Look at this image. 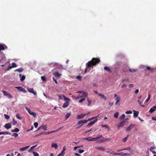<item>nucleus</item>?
Segmentation results:
<instances>
[{
	"label": "nucleus",
	"mask_w": 156,
	"mask_h": 156,
	"mask_svg": "<svg viewBox=\"0 0 156 156\" xmlns=\"http://www.w3.org/2000/svg\"><path fill=\"white\" fill-rule=\"evenodd\" d=\"M101 61L100 60L99 58H92V60L86 63V68L85 71L84 72V74L87 72V69L90 67L93 68V66H95L97 64L99 63Z\"/></svg>",
	"instance_id": "1"
},
{
	"label": "nucleus",
	"mask_w": 156,
	"mask_h": 156,
	"mask_svg": "<svg viewBox=\"0 0 156 156\" xmlns=\"http://www.w3.org/2000/svg\"><path fill=\"white\" fill-rule=\"evenodd\" d=\"M87 122V120L83 119L79 121L77 123L79 126L77 127V129H79L83 125L86 124Z\"/></svg>",
	"instance_id": "2"
},
{
	"label": "nucleus",
	"mask_w": 156,
	"mask_h": 156,
	"mask_svg": "<svg viewBox=\"0 0 156 156\" xmlns=\"http://www.w3.org/2000/svg\"><path fill=\"white\" fill-rule=\"evenodd\" d=\"M25 108L27 111L28 113L32 115L33 117L35 118L36 117V114L35 112H32L29 108L27 107H26Z\"/></svg>",
	"instance_id": "3"
},
{
	"label": "nucleus",
	"mask_w": 156,
	"mask_h": 156,
	"mask_svg": "<svg viewBox=\"0 0 156 156\" xmlns=\"http://www.w3.org/2000/svg\"><path fill=\"white\" fill-rule=\"evenodd\" d=\"M27 90L29 92L33 94L34 95H37V93L34 91V89L33 88H28Z\"/></svg>",
	"instance_id": "4"
},
{
	"label": "nucleus",
	"mask_w": 156,
	"mask_h": 156,
	"mask_svg": "<svg viewBox=\"0 0 156 156\" xmlns=\"http://www.w3.org/2000/svg\"><path fill=\"white\" fill-rule=\"evenodd\" d=\"M135 124H131L126 129V131H130L132 130V129H133L134 126H135Z\"/></svg>",
	"instance_id": "5"
},
{
	"label": "nucleus",
	"mask_w": 156,
	"mask_h": 156,
	"mask_svg": "<svg viewBox=\"0 0 156 156\" xmlns=\"http://www.w3.org/2000/svg\"><path fill=\"white\" fill-rule=\"evenodd\" d=\"M86 114H81L80 115H78L77 116L76 119H81L84 118V117L86 115Z\"/></svg>",
	"instance_id": "6"
},
{
	"label": "nucleus",
	"mask_w": 156,
	"mask_h": 156,
	"mask_svg": "<svg viewBox=\"0 0 156 156\" xmlns=\"http://www.w3.org/2000/svg\"><path fill=\"white\" fill-rule=\"evenodd\" d=\"M7 47L5 44H0V51L1 50H4L5 49H7Z\"/></svg>",
	"instance_id": "7"
},
{
	"label": "nucleus",
	"mask_w": 156,
	"mask_h": 156,
	"mask_svg": "<svg viewBox=\"0 0 156 156\" xmlns=\"http://www.w3.org/2000/svg\"><path fill=\"white\" fill-rule=\"evenodd\" d=\"M15 88L18 89V90L19 91H21L23 92H25L26 90L25 89L23 88L20 87H16Z\"/></svg>",
	"instance_id": "8"
},
{
	"label": "nucleus",
	"mask_w": 156,
	"mask_h": 156,
	"mask_svg": "<svg viewBox=\"0 0 156 156\" xmlns=\"http://www.w3.org/2000/svg\"><path fill=\"white\" fill-rule=\"evenodd\" d=\"M97 120H98V119H94V121L91 122L87 125V126H91V125L94 124L97 121Z\"/></svg>",
	"instance_id": "9"
},
{
	"label": "nucleus",
	"mask_w": 156,
	"mask_h": 156,
	"mask_svg": "<svg viewBox=\"0 0 156 156\" xmlns=\"http://www.w3.org/2000/svg\"><path fill=\"white\" fill-rule=\"evenodd\" d=\"M125 121H123L119 123V125L118 126V129H119L120 127H123L125 123Z\"/></svg>",
	"instance_id": "10"
},
{
	"label": "nucleus",
	"mask_w": 156,
	"mask_h": 156,
	"mask_svg": "<svg viewBox=\"0 0 156 156\" xmlns=\"http://www.w3.org/2000/svg\"><path fill=\"white\" fill-rule=\"evenodd\" d=\"M69 102L68 101H66L63 104V105L62 107L63 108H65L67 107L69 105Z\"/></svg>",
	"instance_id": "11"
},
{
	"label": "nucleus",
	"mask_w": 156,
	"mask_h": 156,
	"mask_svg": "<svg viewBox=\"0 0 156 156\" xmlns=\"http://www.w3.org/2000/svg\"><path fill=\"white\" fill-rule=\"evenodd\" d=\"M115 100H116V102L115 103V105H117L120 101V98L119 97H117L116 98H115Z\"/></svg>",
	"instance_id": "12"
},
{
	"label": "nucleus",
	"mask_w": 156,
	"mask_h": 156,
	"mask_svg": "<svg viewBox=\"0 0 156 156\" xmlns=\"http://www.w3.org/2000/svg\"><path fill=\"white\" fill-rule=\"evenodd\" d=\"M156 109V106H153L152 108H151L149 111V112L151 113H152Z\"/></svg>",
	"instance_id": "13"
},
{
	"label": "nucleus",
	"mask_w": 156,
	"mask_h": 156,
	"mask_svg": "<svg viewBox=\"0 0 156 156\" xmlns=\"http://www.w3.org/2000/svg\"><path fill=\"white\" fill-rule=\"evenodd\" d=\"M98 96L100 97L101 98L104 99L105 100H106L107 99V98L104 95L101 94L99 93L98 94Z\"/></svg>",
	"instance_id": "14"
},
{
	"label": "nucleus",
	"mask_w": 156,
	"mask_h": 156,
	"mask_svg": "<svg viewBox=\"0 0 156 156\" xmlns=\"http://www.w3.org/2000/svg\"><path fill=\"white\" fill-rule=\"evenodd\" d=\"M95 148L98 150L101 151H105V148L103 147H96Z\"/></svg>",
	"instance_id": "15"
},
{
	"label": "nucleus",
	"mask_w": 156,
	"mask_h": 156,
	"mask_svg": "<svg viewBox=\"0 0 156 156\" xmlns=\"http://www.w3.org/2000/svg\"><path fill=\"white\" fill-rule=\"evenodd\" d=\"M30 147V146H28L20 148V150L21 151H24L28 148Z\"/></svg>",
	"instance_id": "16"
},
{
	"label": "nucleus",
	"mask_w": 156,
	"mask_h": 156,
	"mask_svg": "<svg viewBox=\"0 0 156 156\" xmlns=\"http://www.w3.org/2000/svg\"><path fill=\"white\" fill-rule=\"evenodd\" d=\"M134 112L133 113V117L134 118H136L138 116V115L139 114V112H136L135 110L133 111Z\"/></svg>",
	"instance_id": "17"
},
{
	"label": "nucleus",
	"mask_w": 156,
	"mask_h": 156,
	"mask_svg": "<svg viewBox=\"0 0 156 156\" xmlns=\"http://www.w3.org/2000/svg\"><path fill=\"white\" fill-rule=\"evenodd\" d=\"M51 147H54L55 149H57L58 147V146L56 143H52L51 144Z\"/></svg>",
	"instance_id": "18"
},
{
	"label": "nucleus",
	"mask_w": 156,
	"mask_h": 156,
	"mask_svg": "<svg viewBox=\"0 0 156 156\" xmlns=\"http://www.w3.org/2000/svg\"><path fill=\"white\" fill-rule=\"evenodd\" d=\"M53 74L55 76L57 77H59L61 76V75L59 74L58 72L54 73Z\"/></svg>",
	"instance_id": "19"
},
{
	"label": "nucleus",
	"mask_w": 156,
	"mask_h": 156,
	"mask_svg": "<svg viewBox=\"0 0 156 156\" xmlns=\"http://www.w3.org/2000/svg\"><path fill=\"white\" fill-rule=\"evenodd\" d=\"M17 65L14 62H12V65L10 66V69L14 68L16 67H17Z\"/></svg>",
	"instance_id": "20"
},
{
	"label": "nucleus",
	"mask_w": 156,
	"mask_h": 156,
	"mask_svg": "<svg viewBox=\"0 0 156 156\" xmlns=\"http://www.w3.org/2000/svg\"><path fill=\"white\" fill-rule=\"evenodd\" d=\"M104 69L105 70L107 71V72H108L110 73H111V70H110L109 68L108 67H107V66L105 67L104 68Z\"/></svg>",
	"instance_id": "21"
},
{
	"label": "nucleus",
	"mask_w": 156,
	"mask_h": 156,
	"mask_svg": "<svg viewBox=\"0 0 156 156\" xmlns=\"http://www.w3.org/2000/svg\"><path fill=\"white\" fill-rule=\"evenodd\" d=\"M19 76L20 77H21V78L20 79V80L21 81H23L25 78V76L24 75H23L21 77V74Z\"/></svg>",
	"instance_id": "22"
},
{
	"label": "nucleus",
	"mask_w": 156,
	"mask_h": 156,
	"mask_svg": "<svg viewBox=\"0 0 156 156\" xmlns=\"http://www.w3.org/2000/svg\"><path fill=\"white\" fill-rule=\"evenodd\" d=\"M87 101L88 102V104L87 106H90L91 104L92 100H91V99L90 100L89 99V98H88V97L87 98Z\"/></svg>",
	"instance_id": "23"
},
{
	"label": "nucleus",
	"mask_w": 156,
	"mask_h": 156,
	"mask_svg": "<svg viewBox=\"0 0 156 156\" xmlns=\"http://www.w3.org/2000/svg\"><path fill=\"white\" fill-rule=\"evenodd\" d=\"M41 128L42 129L44 130H47V127L46 125H42L41 126Z\"/></svg>",
	"instance_id": "24"
},
{
	"label": "nucleus",
	"mask_w": 156,
	"mask_h": 156,
	"mask_svg": "<svg viewBox=\"0 0 156 156\" xmlns=\"http://www.w3.org/2000/svg\"><path fill=\"white\" fill-rule=\"evenodd\" d=\"M4 127L6 129H9L10 128V123H8L5 125L4 126Z\"/></svg>",
	"instance_id": "25"
},
{
	"label": "nucleus",
	"mask_w": 156,
	"mask_h": 156,
	"mask_svg": "<svg viewBox=\"0 0 156 156\" xmlns=\"http://www.w3.org/2000/svg\"><path fill=\"white\" fill-rule=\"evenodd\" d=\"M20 131V130L18 128H16L14 129H12L11 131L12 132H16V133H17L18 132Z\"/></svg>",
	"instance_id": "26"
},
{
	"label": "nucleus",
	"mask_w": 156,
	"mask_h": 156,
	"mask_svg": "<svg viewBox=\"0 0 156 156\" xmlns=\"http://www.w3.org/2000/svg\"><path fill=\"white\" fill-rule=\"evenodd\" d=\"M23 69L22 68H20L18 69L15 70V71H18L19 72H22L23 71Z\"/></svg>",
	"instance_id": "27"
},
{
	"label": "nucleus",
	"mask_w": 156,
	"mask_h": 156,
	"mask_svg": "<svg viewBox=\"0 0 156 156\" xmlns=\"http://www.w3.org/2000/svg\"><path fill=\"white\" fill-rule=\"evenodd\" d=\"M2 92L3 94L5 96H8L9 97L10 96V94H8L4 90H2Z\"/></svg>",
	"instance_id": "28"
},
{
	"label": "nucleus",
	"mask_w": 156,
	"mask_h": 156,
	"mask_svg": "<svg viewBox=\"0 0 156 156\" xmlns=\"http://www.w3.org/2000/svg\"><path fill=\"white\" fill-rule=\"evenodd\" d=\"M105 142V138L103 137L102 139L98 141L97 142L98 143H102Z\"/></svg>",
	"instance_id": "29"
},
{
	"label": "nucleus",
	"mask_w": 156,
	"mask_h": 156,
	"mask_svg": "<svg viewBox=\"0 0 156 156\" xmlns=\"http://www.w3.org/2000/svg\"><path fill=\"white\" fill-rule=\"evenodd\" d=\"M88 95V93L87 92L83 91L82 93V95H83L84 97H87Z\"/></svg>",
	"instance_id": "30"
},
{
	"label": "nucleus",
	"mask_w": 156,
	"mask_h": 156,
	"mask_svg": "<svg viewBox=\"0 0 156 156\" xmlns=\"http://www.w3.org/2000/svg\"><path fill=\"white\" fill-rule=\"evenodd\" d=\"M148 97L147 98V99L145 101V102H148L150 99V98H151L150 94H148Z\"/></svg>",
	"instance_id": "31"
},
{
	"label": "nucleus",
	"mask_w": 156,
	"mask_h": 156,
	"mask_svg": "<svg viewBox=\"0 0 156 156\" xmlns=\"http://www.w3.org/2000/svg\"><path fill=\"white\" fill-rule=\"evenodd\" d=\"M137 101H138V102L139 103V104L140 105V106H141L143 107H145V106L144 105H143L142 104V103L139 100H138Z\"/></svg>",
	"instance_id": "32"
},
{
	"label": "nucleus",
	"mask_w": 156,
	"mask_h": 156,
	"mask_svg": "<svg viewBox=\"0 0 156 156\" xmlns=\"http://www.w3.org/2000/svg\"><path fill=\"white\" fill-rule=\"evenodd\" d=\"M12 136L16 138L18 136V134L16 133H14L12 134Z\"/></svg>",
	"instance_id": "33"
},
{
	"label": "nucleus",
	"mask_w": 156,
	"mask_h": 156,
	"mask_svg": "<svg viewBox=\"0 0 156 156\" xmlns=\"http://www.w3.org/2000/svg\"><path fill=\"white\" fill-rule=\"evenodd\" d=\"M98 138H97V137H95V138H91V139H90V140H91V141H96L98 140Z\"/></svg>",
	"instance_id": "34"
},
{
	"label": "nucleus",
	"mask_w": 156,
	"mask_h": 156,
	"mask_svg": "<svg viewBox=\"0 0 156 156\" xmlns=\"http://www.w3.org/2000/svg\"><path fill=\"white\" fill-rule=\"evenodd\" d=\"M76 78L78 80H79L80 81L82 80V77L80 76H78L76 77Z\"/></svg>",
	"instance_id": "35"
},
{
	"label": "nucleus",
	"mask_w": 156,
	"mask_h": 156,
	"mask_svg": "<svg viewBox=\"0 0 156 156\" xmlns=\"http://www.w3.org/2000/svg\"><path fill=\"white\" fill-rule=\"evenodd\" d=\"M91 137H90L87 138H84V140H87L88 141H91L90 139H91Z\"/></svg>",
	"instance_id": "36"
},
{
	"label": "nucleus",
	"mask_w": 156,
	"mask_h": 156,
	"mask_svg": "<svg viewBox=\"0 0 156 156\" xmlns=\"http://www.w3.org/2000/svg\"><path fill=\"white\" fill-rule=\"evenodd\" d=\"M146 69L147 70H150L152 72L153 71V70L154 69H153L151 68L150 67L148 66L146 67Z\"/></svg>",
	"instance_id": "37"
},
{
	"label": "nucleus",
	"mask_w": 156,
	"mask_h": 156,
	"mask_svg": "<svg viewBox=\"0 0 156 156\" xmlns=\"http://www.w3.org/2000/svg\"><path fill=\"white\" fill-rule=\"evenodd\" d=\"M63 99H64V100L65 101H69L70 100V99L69 98H67L64 95L63 96Z\"/></svg>",
	"instance_id": "38"
},
{
	"label": "nucleus",
	"mask_w": 156,
	"mask_h": 156,
	"mask_svg": "<svg viewBox=\"0 0 156 156\" xmlns=\"http://www.w3.org/2000/svg\"><path fill=\"white\" fill-rule=\"evenodd\" d=\"M71 115L70 113H67L66 114V119H67L69 117V116Z\"/></svg>",
	"instance_id": "39"
},
{
	"label": "nucleus",
	"mask_w": 156,
	"mask_h": 156,
	"mask_svg": "<svg viewBox=\"0 0 156 156\" xmlns=\"http://www.w3.org/2000/svg\"><path fill=\"white\" fill-rule=\"evenodd\" d=\"M119 113L118 112H116L114 114V116L116 118H118V116L119 115Z\"/></svg>",
	"instance_id": "40"
},
{
	"label": "nucleus",
	"mask_w": 156,
	"mask_h": 156,
	"mask_svg": "<svg viewBox=\"0 0 156 156\" xmlns=\"http://www.w3.org/2000/svg\"><path fill=\"white\" fill-rule=\"evenodd\" d=\"M128 136H129V135H128L125 138H124V139H123L122 140V141L124 142H126L127 140V139L128 138Z\"/></svg>",
	"instance_id": "41"
},
{
	"label": "nucleus",
	"mask_w": 156,
	"mask_h": 156,
	"mask_svg": "<svg viewBox=\"0 0 156 156\" xmlns=\"http://www.w3.org/2000/svg\"><path fill=\"white\" fill-rule=\"evenodd\" d=\"M66 150V148L65 146H64L63 148V150L62 151L61 153L59 154L58 156H59L61 155V154L64 151Z\"/></svg>",
	"instance_id": "42"
},
{
	"label": "nucleus",
	"mask_w": 156,
	"mask_h": 156,
	"mask_svg": "<svg viewBox=\"0 0 156 156\" xmlns=\"http://www.w3.org/2000/svg\"><path fill=\"white\" fill-rule=\"evenodd\" d=\"M63 95H57V96L58 97L59 99H62L63 98Z\"/></svg>",
	"instance_id": "43"
},
{
	"label": "nucleus",
	"mask_w": 156,
	"mask_h": 156,
	"mask_svg": "<svg viewBox=\"0 0 156 156\" xmlns=\"http://www.w3.org/2000/svg\"><path fill=\"white\" fill-rule=\"evenodd\" d=\"M125 117V115L124 114H123L120 117V119L122 120L124 119Z\"/></svg>",
	"instance_id": "44"
},
{
	"label": "nucleus",
	"mask_w": 156,
	"mask_h": 156,
	"mask_svg": "<svg viewBox=\"0 0 156 156\" xmlns=\"http://www.w3.org/2000/svg\"><path fill=\"white\" fill-rule=\"evenodd\" d=\"M34 156H39V154L37 152H33Z\"/></svg>",
	"instance_id": "45"
},
{
	"label": "nucleus",
	"mask_w": 156,
	"mask_h": 156,
	"mask_svg": "<svg viewBox=\"0 0 156 156\" xmlns=\"http://www.w3.org/2000/svg\"><path fill=\"white\" fill-rule=\"evenodd\" d=\"M4 116L5 119H9L10 118L9 115H6V114H4Z\"/></svg>",
	"instance_id": "46"
},
{
	"label": "nucleus",
	"mask_w": 156,
	"mask_h": 156,
	"mask_svg": "<svg viewBox=\"0 0 156 156\" xmlns=\"http://www.w3.org/2000/svg\"><path fill=\"white\" fill-rule=\"evenodd\" d=\"M129 71L131 73L135 72L137 71L136 69H129Z\"/></svg>",
	"instance_id": "47"
},
{
	"label": "nucleus",
	"mask_w": 156,
	"mask_h": 156,
	"mask_svg": "<svg viewBox=\"0 0 156 156\" xmlns=\"http://www.w3.org/2000/svg\"><path fill=\"white\" fill-rule=\"evenodd\" d=\"M16 118L19 119L21 120L22 119L20 117L19 115L18 114H17L16 115Z\"/></svg>",
	"instance_id": "48"
},
{
	"label": "nucleus",
	"mask_w": 156,
	"mask_h": 156,
	"mask_svg": "<svg viewBox=\"0 0 156 156\" xmlns=\"http://www.w3.org/2000/svg\"><path fill=\"white\" fill-rule=\"evenodd\" d=\"M37 146V144L35 146H34L31 147H30V150L28 151V152H30L31 150L33 149L34 148H35V147H36Z\"/></svg>",
	"instance_id": "49"
},
{
	"label": "nucleus",
	"mask_w": 156,
	"mask_h": 156,
	"mask_svg": "<svg viewBox=\"0 0 156 156\" xmlns=\"http://www.w3.org/2000/svg\"><path fill=\"white\" fill-rule=\"evenodd\" d=\"M155 148V147L154 146H152L151 147L150 149V151H153V150Z\"/></svg>",
	"instance_id": "50"
},
{
	"label": "nucleus",
	"mask_w": 156,
	"mask_h": 156,
	"mask_svg": "<svg viewBox=\"0 0 156 156\" xmlns=\"http://www.w3.org/2000/svg\"><path fill=\"white\" fill-rule=\"evenodd\" d=\"M99 116V115H98V116H96V117H92L91 118H89L88 120H87V122L88 121H90V120H92V119H94L97 117H98Z\"/></svg>",
	"instance_id": "51"
},
{
	"label": "nucleus",
	"mask_w": 156,
	"mask_h": 156,
	"mask_svg": "<svg viewBox=\"0 0 156 156\" xmlns=\"http://www.w3.org/2000/svg\"><path fill=\"white\" fill-rule=\"evenodd\" d=\"M132 113V111L130 110L127 111L126 112V114H131Z\"/></svg>",
	"instance_id": "52"
},
{
	"label": "nucleus",
	"mask_w": 156,
	"mask_h": 156,
	"mask_svg": "<svg viewBox=\"0 0 156 156\" xmlns=\"http://www.w3.org/2000/svg\"><path fill=\"white\" fill-rule=\"evenodd\" d=\"M34 127L35 128H37V126H38V123L37 122H35L34 123Z\"/></svg>",
	"instance_id": "53"
},
{
	"label": "nucleus",
	"mask_w": 156,
	"mask_h": 156,
	"mask_svg": "<svg viewBox=\"0 0 156 156\" xmlns=\"http://www.w3.org/2000/svg\"><path fill=\"white\" fill-rule=\"evenodd\" d=\"M41 79L43 81H46V79L44 76H42L41 77Z\"/></svg>",
	"instance_id": "54"
},
{
	"label": "nucleus",
	"mask_w": 156,
	"mask_h": 156,
	"mask_svg": "<svg viewBox=\"0 0 156 156\" xmlns=\"http://www.w3.org/2000/svg\"><path fill=\"white\" fill-rule=\"evenodd\" d=\"M85 100V99L84 98H82L81 100H79V103H82L83 101Z\"/></svg>",
	"instance_id": "55"
},
{
	"label": "nucleus",
	"mask_w": 156,
	"mask_h": 156,
	"mask_svg": "<svg viewBox=\"0 0 156 156\" xmlns=\"http://www.w3.org/2000/svg\"><path fill=\"white\" fill-rule=\"evenodd\" d=\"M101 126L103 127H105L106 128H108V127L107 125H102Z\"/></svg>",
	"instance_id": "56"
},
{
	"label": "nucleus",
	"mask_w": 156,
	"mask_h": 156,
	"mask_svg": "<svg viewBox=\"0 0 156 156\" xmlns=\"http://www.w3.org/2000/svg\"><path fill=\"white\" fill-rule=\"evenodd\" d=\"M57 132V130H54V131H49V132H48V134H49L50 133H53L54 132Z\"/></svg>",
	"instance_id": "57"
},
{
	"label": "nucleus",
	"mask_w": 156,
	"mask_h": 156,
	"mask_svg": "<svg viewBox=\"0 0 156 156\" xmlns=\"http://www.w3.org/2000/svg\"><path fill=\"white\" fill-rule=\"evenodd\" d=\"M111 140V138H107L106 139H105V142L106 141H109Z\"/></svg>",
	"instance_id": "58"
},
{
	"label": "nucleus",
	"mask_w": 156,
	"mask_h": 156,
	"mask_svg": "<svg viewBox=\"0 0 156 156\" xmlns=\"http://www.w3.org/2000/svg\"><path fill=\"white\" fill-rule=\"evenodd\" d=\"M128 80H129V79H124L122 80V82H124L125 81H128Z\"/></svg>",
	"instance_id": "59"
},
{
	"label": "nucleus",
	"mask_w": 156,
	"mask_h": 156,
	"mask_svg": "<svg viewBox=\"0 0 156 156\" xmlns=\"http://www.w3.org/2000/svg\"><path fill=\"white\" fill-rule=\"evenodd\" d=\"M12 123L14 125H16L17 123V122L15 121H14V120H13V122H12Z\"/></svg>",
	"instance_id": "60"
},
{
	"label": "nucleus",
	"mask_w": 156,
	"mask_h": 156,
	"mask_svg": "<svg viewBox=\"0 0 156 156\" xmlns=\"http://www.w3.org/2000/svg\"><path fill=\"white\" fill-rule=\"evenodd\" d=\"M113 102H108V105L110 106H112L113 105Z\"/></svg>",
	"instance_id": "61"
},
{
	"label": "nucleus",
	"mask_w": 156,
	"mask_h": 156,
	"mask_svg": "<svg viewBox=\"0 0 156 156\" xmlns=\"http://www.w3.org/2000/svg\"><path fill=\"white\" fill-rule=\"evenodd\" d=\"M84 150H79V153H82L84 152Z\"/></svg>",
	"instance_id": "62"
},
{
	"label": "nucleus",
	"mask_w": 156,
	"mask_h": 156,
	"mask_svg": "<svg viewBox=\"0 0 156 156\" xmlns=\"http://www.w3.org/2000/svg\"><path fill=\"white\" fill-rule=\"evenodd\" d=\"M120 154H121L120 155H121L122 156H124L125 155L127 154L125 153H120Z\"/></svg>",
	"instance_id": "63"
},
{
	"label": "nucleus",
	"mask_w": 156,
	"mask_h": 156,
	"mask_svg": "<svg viewBox=\"0 0 156 156\" xmlns=\"http://www.w3.org/2000/svg\"><path fill=\"white\" fill-rule=\"evenodd\" d=\"M103 136H102V135H99V136L97 137V138H98V140L100 138H101Z\"/></svg>",
	"instance_id": "64"
}]
</instances>
